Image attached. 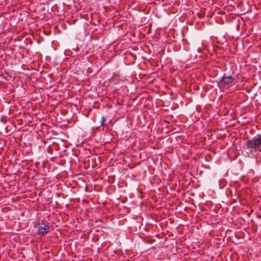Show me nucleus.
I'll use <instances>...</instances> for the list:
<instances>
[{
    "label": "nucleus",
    "instance_id": "3",
    "mask_svg": "<svg viewBox=\"0 0 261 261\" xmlns=\"http://www.w3.org/2000/svg\"><path fill=\"white\" fill-rule=\"evenodd\" d=\"M234 80V78H233L231 76H224L221 79V83L225 85H229Z\"/></svg>",
    "mask_w": 261,
    "mask_h": 261
},
{
    "label": "nucleus",
    "instance_id": "4",
    "mask_svg": "<svg viewBox=\"0 0 261 261\" xmlns=\"http://www.w3.org/2000/svg\"><path fill=\"white\" fill-rule=\"evenodd\" d=\"M105 120H106V119H105V117H102L101 119V121H100V123H101V125H104Z\"/></svg>",
    "mask_w": 261,
    "mask_h": 261
},
{
    "label": "nucleus",
    "instance_id": "2",
    "mask_svg": "<svg viewBox=\"0 0 261 261\" xmlns=\"http://www.w3.org/2000/svg\"><path fill=\"white\" fill-rule=\"evenodd\" d=\"M49 230V227L45 224H39L38 226L37 232L42 236L45 235Z\"/></svg>",
    "mask_w": 261,
    "mask_h": 261
},
{
    "label": "nucleus",
    "instance_id": "1",
    "mask_svg": "<svg viewBox=\"0 0 261 261\" xmlns=\"http://www.w3.org/2000/svg\"><path fill=\"white\" fill-rule=\"evenodd\" d=\"M247 148L251 151H261V135L258 134L248 140L246 143Z\"/></svg>",
    "mask_w": 261,
    "mask_h": 261
}]
</instances>
